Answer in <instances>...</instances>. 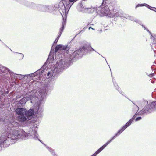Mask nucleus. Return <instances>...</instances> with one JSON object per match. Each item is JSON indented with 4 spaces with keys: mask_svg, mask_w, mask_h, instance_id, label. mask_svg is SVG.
I'll use <instances>...</instances> for the list:
<instances>
[{
    "mask_svg": "<svg viewBox=\"0 0 156 156\" xmlns=\"http://www.w3.org/2000/svg\"><path fill=\"white\" fill-rule=\"evenodd\" d=\"M84 31L83 30H81V31H80V33H83Z\"/></svg>",
    "mask_w": 156,
    "mask_h": 156,
    "instance_id": "37998d69",
    "label": "nucleus"
},
{
    "mask_svg": "<svg viewBox=\"0 0 156 156\" xmlns=\"http://www.w3.org/2000/svg\"><path fill=\"white\" fill-rule=\"evenodd\" d=\"M97 53H98V54H99L100 55V54L99 53H98V52H97ZM101 55L102 57H103L101 55Z\"/></svg>",
    "mask_w": 156,
    "mask_h": 156,
    "instance_id": "a18cd8bd",
    "label": "nucleus"
},
{
    "mask_svg": "<svg viewBox=\"0 0 156 156\" xmlns=\"http://www.w3.org/2000/svg\"><path fill=\"white\" fill-rule=\"evenodd\" d=\"M91 29H93V30H94V29H93V28H91V27H90L89 28V30H90V29H91Z\"/></svg>",
    "mask_w": 156,
    "mask_h": 156,
    "instance_id": "79ce46f5",
    "label": "nucleus"
},
{
    "mask_svg": "<svg viewBox=\"0 0 156 156\" xmlns=\"http://www.w3.org/2000/svg\"><path fill=\"white\" fill-rule=\"evenodd\" d=\"M113 82L114 85V87H115V88L122 95H123L122 94V91L120 89L119 87V86H118L117 84L113 80V79L112 78Z\"/></svg>",
    "mask_w": 156,
    "mask_h": 156,
    "instance_id": "393cba45",
    "label": "nucleus"
},
{
    "mask_svg": "<svg viewBox=\"0 0 156 156\" xmlns=\"http://www.w3.org/2000/svg\"><path fill=\"white\" fill-rule=\"evenodd\" d=\"M142 119V117H138L136 118L135 120L136 121H137L139 120H141Z\"/></svg>",
    "mask_w": 156,
    "mask_h": 156,
    "instance_id": "cd10ccee",
    "label": "nucleus"
},
{
    "mask_svg": "<svg viewBox=\"0 0 156 156\" xmlns=\"http://www.w3.org/2000/svg\"><path fill=\"white\" fill-rule=\"evenodd\" d=\"M45 66L44 65L40 69L37 70L36 72L27 75H25V79L27 81H30L31 80H33V78L37 76H40L44 72Z\"/></svg>",
    "mask_w": 156,
    "mask_h": 156,
    "instance_id": "f8f14e48",
    "label": "nucleus"
},
{
    "mask_svg": "<svg viewBox=\"0 0 156 156\" xmlns=\"http://www.w3.org/2000/svg\"><path fill=\"white\" fill-rule=\"evenodd\" d=\"M9 74L11 79L12 84L11 85L13 87L14 84L15 85H18L16 80H21L23 79H25V75L15 74L13 72H10Z\"/></svg>",
    "mask_w": 156,
    "mask_h": 156,
    "instance_id": "ddd939ff",
    "label": "nucleus"
},
{
    "mask_svg": "<svg viewBox=\"0 0 156 156\" xmlns=\"http://www.w3.org/2000/svg\"><path fill=\"white\" fill-rule=\"evenodd\" d=\"M154 75V74H151L149 75V76L150 77H152Z\"/></svg>",
    "mask_w": 156,
    "mask_h": 156,
    "instance_id": "e433bc0d",
    "label": "nucleus"
},
{
    "mask_svg": "<svg viewBox=\"0 0 156 156\" xmlns=\"http://www.w3.org/2000/svg\"><path fill=\"white\" fill-rule=\"evenodd\" d=\"M5 46L6 47H8V48H9V49H10V50L12 51V50H11V49L9 48V47H8V46H7L6 45H5Z\"/></svg>",
    "mask_w": 156,
    "mask_h": 156,
    "instance_id": "ea45409f",
    "label": "nucleus"
},
{
    "mask_svg": "<svg viewBox=\"0 0 156 156\" xmlns=\"http://www.w3.org/2000/svg\"><path fill=\"white\" fill-rule=\"evenodd\" d=\"M109 143H110L108 141L101 147L94 154L91 156H96L103 149H104Z\"/></svg>",
    "mask_w": 156,
    "mask_h": 156,
    "instance_id": "a211bd4d",
    "label": "nucleus"
},
{
    "mask_svg": "<svg viewBox=\"0 0 156 156\" xmlns=\"http://www.w3.org/2000/svg\"><path fill=\"white\" fill-rule=\"evenodd\" d=\"M141 6V4H138L137 5L136 7V9L139 7Z\"/></svg>",
    "mask_w": 156,
    "mask_h": 156,
    "instance_id": "c9c22d12",
    "label": "nucleus"
},
{
    "mask_svg": "<svg viewBox=\"0 0 156 156\" xmlns=\"http://www.w3.org/2000/svg\"><path fill=\"white\" fill-rule=\"evenodd\" d=\"M15 112L16 114L18 115L17 119L19 121L23 122L27 120V118L25 116L26 109L18 108L15 110Z\"/></svg>",
    "mask_w": 156,
    "mask_h": 156,
    "instance_id": "9b49d317",
    "label": "nucleus"
},
{
    "mask_svg": "<svg viewBox=\"0 0 156 156\" xmlns=\"http://www.w3.org/2000/svg\"><path fill=\"white\" fill-rule=\"evenodd\" d=\"M133 122L131 121V120H129L126 124L124 125L123 127L126 129L127 128L128 126H129L130 125H131V124H132V123Z\"/></svg>",
    "mask_w": 156,
    "mask_h": 156,
    "instance_id": "a878e982",
    "label": "nucleus"
},
{
    "mask_svg": "<svg viewBox=\"0 0 156 156\" xmlns=\"http://www.w3.org/2000/svg\"><path fill=\"white\" fill-rule=\"evenodd\" d=\"M68 47L67 46H65L62 45L56 46L55 48V52L56 54L58 51L62 52L64 51L66 54V55L67 56L69 57V59L72 63L74 61L77 60L80 58H81L84 55H86L90 53L92 51H95V50L92 48L89 44H86L83 46L80 47L79 49L75 51L73 53L72 55L68 54Z\"/></svg>",
    "mask_w": 156,
    "mask_h": 156,
    "instance_id": "7ed1b4c3",
    "label": "nucleus"
},
{
    "mask_svg": "<svg viewBox=\"0 0 156 156\" xmlns=\"http://www.w3.org/2000/svg\"><path fill=\"white\" fill-rule=\"evenodd\" d=\"M110 1L109 0H103L101 5L98 7H93L92 6H88L87 4L80 3L77 6L78 11L79 12L88 13H92L95 12L97 13H100L101 16L110 15L112 13V8L110 10Z\"/></svg>",
    "mask_w": 156,
    "mask_h": 156,
    "instance_id": "f03ea898",
    "label": "nucleus"
},
{
    "mask_svg": "<svg viewBox=\"0 0 156 156\" xmlns=\"http://www.w3.org/2000/svg\"><path fill=\"white\" fill-rule=\"evenodd\" d=\"M10 72L12 71H10L8 68L0 65V73L1 74L2 73H5L4 74V77L8 80L10 79L9 76Z\"/></svg>",
    "mask_w": 156,
    "mask_h": 156,
    "instance_id": "4468645a",
    "label": "nucleus"
},
{
    "mask_svg": "<svg viewBox=\"0 0 156 156\" xmlns=\"http://www.w3.org/2000/svg\"><path fill=\"white\" fill-rule=\"evenodd\" d=\"M136 114H135L134 116H133V117L131 119H130V120H131L133 122L134 120L135 119L136 116H135V115Z\"/></svg>",
    "mask_w": 156,
    "mask_h": 156,
    "instance_id": "c756f323",
    "label": "nucleus"
},
{
    "mask_svg": "<svg viewBox=\"0 0 156 156\" xmlns=\"http://www.w3.org/2000/svg\"><path fill=\"white\" fill-rule=\"evenodd\" d=\"M63 21L62 23V26L61 28L60 29V31L59 33V35L56 38V39H57L58 41L59 39V38L63 30L64 29V26H65L66 24V19H64V18H63Z\"/></svg>",
    "mask_w": 156,
    "mask_h": 156,
    "instance_id": "6ab92c4d",
    "label": "nucleus"
},
{
    "mask_svg": "<svg viewBox=\"0 0 156 156\" xmlns=\"http://www.w3.org/2000/svg\"><path fill=\"white\" fill-rule=\"evenodd\" d=\"M55 81L53 80H48L46 82L44 87L41 88L39 91L42 99H44L49 95L54 89Z\"/></svg>",
    "mask_w": 156,
    "mask_h": 156,
    "instance_id": "423d86ee",
    "label": "nucleus"
},
{
    "mask_svg": "<svg viewBox=\"0 0 156 156\" xmlns=\"http://www.w3.org/2000/svg\"><path fill=\"white\" fill-rule=\"evenodd\" d=\"M77 0H60L58 3L54 5V10H58L61 14L63 13L66 16L73 4Z\"/></svg>",
    "mask_w": 156,
    "mask_h": 156,
    "instance_id": "39448f33",
    "label": "nucleus"
},
{
    "mask_svg": "<svg viewBox=\"0 0 156 156\" xmlns=\"http://www.w3.org/2000/svg\"><path fill=\"white\" fill-rule=\"evenodd\" d=\"M39 99L37 97L35 96L34 92L31 91L25 94L20 100V103L21 105H23L25 104L27 101L30 100L31 103H34L36 102V101L39 100Z\"/></svg>",
    "mask_w": 156,
    "mask_h": 156,
    "instance_id": "9d476101",
    "label": "nucleus"
},
{
    "mask_svg": "<svg viewBox=\"0 0 156 156\" xmlns=\"http://www.w3.org/2000/svg\"><path fill=\"white\" fill-rule=\"evenodd\" d=\"M112 12H113L110 15L111 16L124 17L125 14H124L122 12H121L117 11V10L115 9H114V8L112 9Z\"/></svg>",
    "mask_w": 156,
    "mask_h": 156,
    "instance_id": "2eb2a0df",
    "label": "nucleus"
},
{
    "mask_svg": "<svg viewBox=\"0 0 156 156\" xmlns=\"http://www.w3.org/2000/svg\"><path fill=\"white\" fill-rule=\"evenodd\" d=\"M44 145L46 146V148L51 153L52 155L53 156H57V154H55V152L53 149L51 147H49L48 146H46L45 145Z\"/></svg>",
    "mask_w": 156,
    "mask_h": 156,
    "instance_id": "b1692460",
    "label": "nucleus"
},
{
    "mask_svg": "<svg viewBox=\"0 0 156 156\" xmlns=\"http://www.w3.org/2000/svg\"><path fill=\"white\" fill-rule=\"evenodd\" d=\"M124 18L126 19L129 20H130L136 22L137 23H138L140 25H141V21H140L137 20L136 18H135L133 16H131L125 14V15Z\"/></svg>",
    "mask_w": 156,
    "mask_h": 156,
    "instance_id": "f3484780",
    "label": "nucleus"
},
{
    "mask_svg": "<svg viewBox=\"0 0 156 156\" xmlns=\"http://www.w3.org/2000/svg\"><path fill=\"white\" fill-rule=\"evenodd\" d=\"M61 14L62 15V16H63V15H64V16H65V17H67V15H66V16H65V14H63V13H62V14ZM62 17H63V16H62Z\"/></svg>",
    "mask_w": 156,
    "mask_h": 156,
    "instance_id": "a19ab883",
    "label": "nucleus"
},
{
    "mask_svg": "<svg viewBox=\"0 0 156 156\" xmlns=\"http://www.w3.org/2000/svg\"><path fill=\"white\" fill-rule=\"evenodd\" d=\"M63 21L62 23V26L61 28L60 29V31L59 33V35L56 38V39H57L58 41L59 39V38L63 30L64 29V26H65L66 24V19H64V18H63Z\"/></svg>",
    "mask_w": 156,
    "mask_h": 156,
    "instance_id": "4be33fe9",
    "label": "nucleus"
},
{
    "mask_svg": "<svg viewBox=\"0 0 156 156\" xmlns=\"http://www.w3.org/2000/svg\"><path fill=\"white\" fill-rule=\"evenodd\" d=\"M152 10L154 11H155V12H156V8H155V7H154L153 8V9H152Z\"/></svg>",
    "mask_w": 156,
    "mask_h": 156,
    "instance_id": "4c0bfd02",
    "label": "nucleus"
},
{
    "mask_svg": "<svg viewBox=\"0 0 156 156\" xmlns=\"http://www.w3.org/2000/svg\"><path fill=\"white\" fill-rule=\"evenodd\" d=\"M141 23L142 22H141V25H142V26L144 28V29H146L148 32H149V30L147 29V28L145 27V26L144 25H143L142 24H141Z\"/></svg>",
    "mask_w": 156,
    "mask_h": 156,
    "instance_id": "7c9ffc66",
    "label": "nucleus"
},
{
    "mask_svg": "<svg viewBox=\"0 0 156 156\" xmlns=\"http://www.w3.org/2000/svg\"><path fill=\"white\" fill-rule=\"evenodd\" d=\"M51 50L50 52V54H49V56H48V59H49V58H51Z\"/></svg>",
    "mask_w": 156,
    "mask_h": 156,
    "instance_id": "f704fd0d",
    "label": "nucleus"
},
{
    "mask_svg": "<svg viewBox=\"0 0 156 156\" xmlns=\"http://www.w3.org/2000/svg\"><path fill=\"white\" fill-rule=\"evenodd\" d=\"M97 53H98V54H99L100 55V54L99 53H98V52H97ZM101 55L102 57H103L101 55Z\"/></svg>",
    "mask_w": 156,
    "mask_h": 156,
    "instance_id": "c03bdc74",
    "label": "nucleus"
},
{
    "mask_svg": "<svg viewBox=\"0 0 156 156\" xmlns=\"http://www.w3.org/2000/svg\"><path fill=\"white\" fill-rule=\"evenodd\" d=\"M5 131H2V135L0 137V151L2 147H7L10 144L13 143L12 141L21 138L26 140L28 138H32V129L28 133L23 129H5Z\"/></svg>",
    "mask_w": 156,
    "mask_h": 156,
    "instance_id": "f257e3e1",
    "label": "nucleus"
},
{
    "mask_svg": "<svg viewBox=\"0 0 156 156\" xmlns=\"http://www.w3.org/2000/svg\"><path fill=\"white\" fill-rule=\"evenodd\" d=\"M146 7H147V8H148L152 10L153 9H152L153 8L151 7V6H150V5H149L148 4L146 5Z\"/></svg>",
    "mask_w": 156,
    "mask_h": 156,
    "instance_id": "c85d7f7f",
    "label": "nucleus"
},
{
    "mask_svg": "<svg viewBox=\"0 0 156 156\" xmlns=\"http://www.w3.org/2000/svg\"><path fill=\"white\" fill-rule=\"evenodd\" d=\"M146 5H147V4H146V3L141 4V6H145L146 7Z\"/></svg>",
    "mask_w": 156,
    "mask_h": 156,
    "instance_id": "72a5a7b5",
    "label": "nucleus"
},
{
    "mask_svg": "<svg viewBox=\"0 0 156 156\" xmlns=\"http://www.w3.org/2000/svg\"><path fill=\"white\" fill-rule=\"evenodd\" d=\"M42 101V100L39 99V100H37L36 101V102L34 103L33 108H31L27 111L26 109L25 116L27 118V120L29 119V117L32 116L34 113L35 114H37L42 111L43 108L41 105Z\"/></svg>",
    "mask_w": 156,
    "mask_h": 156,
    "instance_id": "6e6552de",
    "label": "nucleus"
},
{
    "mask_svg": "<svg viewBox=\"0 0 156 156\" xmlns=\"http://www.w3.org/2000/svg\"><path fill=\"white\" fill-rule=\"evenodd\" d=\"M63 57H62L61 55V58L59 61H57L56 63L54 66L53 70H51L47 73V76L49 77H57L58 74L62 72L65 69L68 68L71 64L70 61L69 57L67 56L64 53V55H63Z\"/></svg>",
    "mask_w": 156,
    "mask_h": 156,
    "instance_id": "20e7f679",
    "label": "nucleus"
},
{
    "mask_svg": "<svg viewBox=\"0 0 156 156\" xmlns=\"http://www.w3.org/2000/svg\"><path fill=\"white\" fill-rule=\"evenodd\" d=\"M24 5L26 6L34 9H37L44 12H51V7L48 5L36 4L33 2L25 0H22Z\"/></svg>",
    "mask_w": 156,
    "mask_h": 156,
    "instance_id": "0eeeda50",
    "label": "nucleus"
},
{
    "mask_svg": "<svg viewBox=\"0 0 156 156\" xmlns=\"http://www.w3.org/2000/svg\"><path fill=\"white\" fill-rule=\"evenodd\" d=\"M58 41L57 39H56L55 40V41H54V43L53 44V45L52 47L53 46L54 44H56L57 43Z\"/></svg>",
    "mask_w": 156,
    "mask_h": 156,
    "instance_id": "473e14b6",
    "label": "nucleus"
},
{
    "mask_svg": "<svg viewBox=\"0 0 156 156\" xmlns=\"http://www.w3.org/2000/svg\"><path fill=\"white\" fill-rule=\"evenodd\" d=\"M126 129L123 126L122 128H121L120 129L117 133L114 136H113L112 137L111 139L109 140L108 141L110 143L111 142H112L114 139L116 138L117 136L119 135L120 134H121L124 130Z\"/></svg>",
    "mask_w": 156,
    "mask_h": 156,
    "instance_id": "dca6fc26",
    "label": "nucleus"
},
{
    "mask_svg": "<svg viewBox=\"0 0 156 156\" xmlns=\"http://www.w3.org/2000/svg\"><path fill=\"white\" fill-rule=\"evenodd\" d=\"M135 106L136 107V109H137V110H139V108L138 107L137 105H136L135 104Z\"/></svg>",
    "mask_w": 156,
    "mask_h": 156,
    "instance_id": "58836bf2",
    "label": "nucleus"
},
{
    "mask_svg": "<svg viewBox=\"0 0 156 156\" xmlns=\"http://www.w3.org/2000/svg\"><path fill=\"white\" fill-rule=\"evenodd\" d=\"M143 101L147 104L142 110L138 113L137 114L139 115H142L150 113L154 109L156 106V101H153L149 104H148V102L147 101L143 100Z\"/></svg>",
    "mask_w": 156,
    "mask_h": 156,
    "instance_id": "1a4fd4ad",
    "label": "nucleus"
},
{
    "mask_svg": "<svg viewBox=\"0 0 156 156\" xmlns=\"http://www.w3.org/2000/svg\"><path fill=\"white\" fill-rule=\"evenodd\" d=\"M44 145L46 146V148L51 153L52 155L53 156H57V154H55V152L53 149L51 147H49L48 146H46L45 145Z\"/></svg>",
    "mask_w": 156,
    "mask_h": 156,
    "instance_id": "5701e85b",
    "label": "nucleus"
},
{
    "mask_svg": "<svg viewBox=\"0 0 156 156\" xmlns=\"http://www.w3.org/2000/svg\"><path fill=\"white\" fill-rule=\"evenodd\" d=\"M63 21L62 23V26L61 28L60 29V31L59 33V35L56 38V39H57L58 41L59 39V38L63 30L64 29V26H65L66 24V19H64V18H63Z\"/></svg>",
    "mask_w": 156,
    "mask_h": 156,
    "instance_id": "412c9836",
    "label": "nucleus"
},
{
    "mask_svg": "<svg viewBox=\"0 0 156 156\" xmlns=\"http://www.w3.org/2000/svg\"><path fill=\"white\" fill-rule=\"evenodd\" d=\"M19 54H20V57L22 58H23L24 57V55L22 53H19Z\"/></svg>",
    "mask_w": 156,
    "mask_h": 156,
    "instance_id": "2f4dec72",
    "label": "nucleus"
},
{
    "mask_svg": "<svg viewBox=\"0 0 156 156\" xmlns=\"http://www.w3.org/2000/svg\"><path fill=\"white\" fill-rule=\"evenodd\" d=\"M63 21L62 23V26L61 28L60 29V31L59 33V35L56 38V39H57L58 41L59 39V38L63 30L64 29V26H65L66 24V19H64V18H63Z\"/></svg>",
    "mask_w": 156,
    "mask_h": 156,
    "instance_id": "aec40b11",
    "label": "nucleus"
},
{
    "mask_svg": "<svg viewBox=\"0 0 156 156\" xmlns=\"http://www.w3.org/2000/svg\"><path fill=\"white\" fill-rule=\"evenodd\" d=\"M153 37V43L154 44H156V35L154 36Z\"/></svg>",
    "mask_w": 156,
    "mask_h": 156,
    "instance_id": "bb28decb",
    "label": "nucleus"
}]
</instances>
